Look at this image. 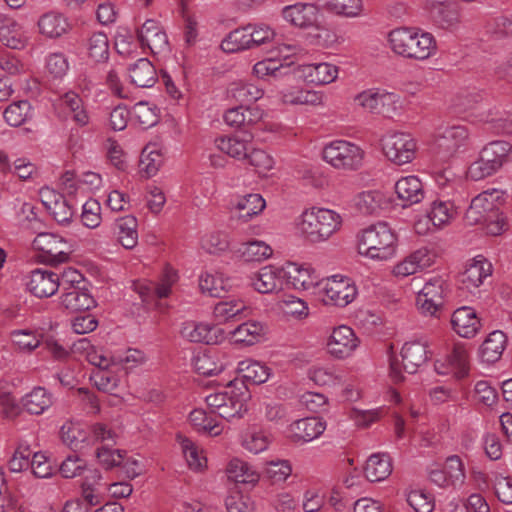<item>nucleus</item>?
<instances>
[{"label":"nucleus","instance_id":"1","mask_svg":"<svg viewBox=\"0 0 512 512\" xmlns=\"http://www.w3.org/2000/svg\"><path fill=\"white\" fill-rule=\"evenodd\" d=\"M342 226L343 216L336 210L325 207L306 208L295 219L298 236L311 245L328 242Z\"/></svg>","mask_w":512,"mask_h":512},{"label":"nucleus","instance_id":"2","mask_svg":"<svg viewBox=\"0 0 512 512\" xmlns=\"http://www.w3.org/2000/svg\"><path fill=\"white\" fill-rule=\"evenodd\" d=\"M504 201V192L491 188L479 193L470 203L465 222L468 225H481L486 234L501 235L506 230V219L499 207Z\"/></svg>","mask_w":512,"mask_h":512},{"label":"nucleus","instance_id":"3","mask_svg":"<svg viewBox=\"0 0 512 512\" xmlns=\"http://www.w3.org/2000/svg\"><path fill=\"white\" fill-rule=\"evenodd\" d=\"M390 49L396 55L415 61H425L437 54L435 37L422 29L399 27L388 34Z\"/></svg>","mask_w":512,"mask_h":512},{"label":"nucleus","instance_id":"4","mask_svg":"<svg viewBox=\"0 0 512 512\" xmlns=\"http://www.w3.org/2000/svg\"><path fill=\"white\" fill-rule=\"evenodd\" d=\"M358 253L373 261H388L395 257L398 247L396 231L384 221L362 229L357 234Z\"/></svg>","mask_w":512,"mask_h":512},{"label":"nucleus","instance_id":"5","mask_svg":"<svg viewBox=\"0 0 512 512\" xmlns=\"http://www.w3.org/2000/svg\"><path fill=\"white\" fill-rule=\"evenodd\" d=\"M250 398L251 394L243 382L230 381L222 391L207 395L205 402L212 413L230 420L245 415Z\"/></svg>","mask_w":512,"mask_h":512},{"label":"nucleus","instance_id":"6","mask_svg":"<svg viewBox=\"0 0 512 512\" xmlns=\"http://www.w3.org/2000/svg\"><path fill=\"white\" fill-rule=\"evenodd\" d=\"M512 145L504 140L487 143L480 151L479 158L472 162L467 170V177L478 181L497 173L510 161Z\"/></svg>","mask_w":512,"mask_h":512},{"label":"nucleus","instance_id":"7","mask_svg":"<svg viewBox=\"0 0 512 512\" xmlns=\"http://www.w3.org/2000/svg\"><path fill=\"white\" fill-rule=\"evenodd\" d=\"M458 216V208L450 199L436 198L429 201L422 214L416 216L414 230L418 235H428L451 225Z\"/></svg>","mask_w":512,"mask_h":512},{"label":"nucleus","instance_id":"8","mask_svg":"<svg viewBox=\"0 0 512 512\" xmlns=\"http://www.w3.org/2000/svg\"><path fill=\"white\" fill-rule=\"evenodd\" d=\"M62 442L72 450H83L98 441L114 442L116 433L105 424L97 423L91 427L77 421H67L60 429Z\"/></svg>","mask_w":512,"mask_h":512},{"label":"nucleus","instance_id":"9","mask_svg":"<svg viewBox=\"0 0 512 512\" xmlns=\"http://www.w3.org/2000/svg\"><path fill=\"white\" fill-rule=\"evenodd\" d=\"M450 294L451 284L447 277L431 276L416 294V308L425 317H437Z\"/></svg>","mask_w":512,"mask_h":512},{"label":"nucleus","instance_id":"10","mask_svg":"<svg viewBox=\"0 0 512 512\" xmlns=\"http://www.w3.org/2000/svg\"><path fill=\"white\" fill-rule=\"evenodd\" d=\"M314 294L325 306L344 308L356 299L358 289L351 278L335 274L321 279Z\"/></svg>","mask_w":512,"mask_h":512},{"label":"nucleus","instance_id":"11","mask_svg":"<svg viewBox=\"0 0 512 512\" xmlns=\"http://www.w3.org/2000/svg\"><path fill=\"white\" fill-rule=\"evenodd\" d=\"M364 155L358 144L344 139L332 140L322 149V159L338 170H357L362 166Z\"/></svg>","mask_w":512,"mask_h":512},{"label":"nucleus","instance_id":"12","mask_svg":"<svg viewBox=\"0 0 512 512\" xmlns=\"http://www.w3.org/2000/svg\"><path fill=\"white\" fill-rule=\"evenodd\" d=\"M361 344L360 337L352 327L340 324L331 328L325 341V350L332 359L345 361L356 355Z\"/></svg>","mask_w":512,"mask_h":512},{"label":"nucleus","instance_id":"13","mask_svg":"<svg viewBox=\"0 0 512 512\" xmlns=\"http://www.w3.org/2000/svg\"><path fill=\"white\" fill-rule=\"evenodd\" d=\"M381 145L387 159L397 165L410 163L416 156L417 143L409 133H387L382 137Z\"/></svg>","mask_w":512,"mask_h":512},{"label":"nucleus","instance_id":"14","mask_svg":"<svg viewBox=\"0 0 512 512\" xmlns=\"http://www.w3.org/2000/svg\"><path fill=\"white\" fill-rule=\"evenodd\" d=\"M248 285L260 294H278L285 285V271L282 266L265 265L248 276Z\"/></svg>","mask_w":512,"mask_h":512},{"label":"nucleus","instance_id":"15","mask_svg":"<svg viewBox=\"0 0 512 512\" xmlns=\"http://www.w3.org/2000/svg\"><path fill=\"white\" fill-rule=\"evenodd\" d=\"M471 116V122L487 124L497 134H512V102L486 107Z\"/></svg>","mask_w":512,"mask_h":512},{"label":"nucleus","instance_id":"16","mask_svg":"<svg viewBox=\"0 0 512 512\" xmlns=\"http://www.w3.org/2000/svg\"><path fill=\"white\" fill-rule=\"evenodd\" d=\"M33 248L39 251L43 261L50 264L64 263L69 258L67 241L52 233H40L33 240Z\"/></svg>","mask_w":512,"mask_h":512},{"label":"nucleus","instance_id":"17","mask_svg":"<svg viewBox=\"0 0 512 512\" xmlns=\"http://www.w3.org/2000/svg\"><path fill=\"white\" fill-rule=\"evenodd\" d=\"M404 369L413 374L432 357L430 342L426 336L407 340L400 351Z\"/></svg>","mask_w":512,"mask_h":512},{"label":"nucleus","instance_id":"18","mask_svg":"<svg viewBox=\"0 0 512 512\" xmlns=\"http://www.w3.org/2000/svg\"><path fill=\"white\" fill-rule=\"evenodd\" d=\"M182 338L189 342L205 343L208 345L223 342L227 334L225 330L217 325L207 322L186 321L180 329Z\"/></svg>","mask_w":512,"mask_h":512},{"label":"nucleus","instance_id":"19","mask_svg":"<svg viewBox=\"0 0 512 512\" xmlns=\"http://www.w3.org/2000/svg\"><path fill=\"white\" fill-rule=\"evenodd\" d=\"M435 258L436 255L431 249L419 248L394 264L391 274L398 280L405 279L431 267L435 263Z\"/></svg>","mask_w":512,"mask_h":512},{"label":"nucleus","instance_id":"20","mask_svg":"<svg viewBox=\"0 0 512 512\" xmlns=\"http://www.w3.org/2000/svg\"><path fill=\"white\" fill-rule=\"evenodd\" d=\"M285 271V283L297 291L317 290L320 279L315 269L304 263L286 262L283 266Z\"/></svg>","mask_w":512,"mask_h":512},{"label":"nucleus","instance_id":"21","mask_svg":"<svg viewBox=\"0 0 512 512\" xmlns=\"http://www.w3.org/2000/svg\"><path fill=\"white\" fill-rule=\"evenodd\" d=\"M138 38L142 46H147L155 55H165L170 50L167 34L156 20H146L138 31Z\"/></svg>","mask_w":512,"mask_h":512},{"label":"nucleus","instance_id":"22","mask_svg":"<svg viewBox=\"0 0 512 512\" xmlns=\"http://www.w3.org/2000/svg\"><path fill=\"white\" fill-rule=\"evenodd\" d=\"M285 21L299 28H310L318 24L320 9L313 3H295L282 9Z\"/></svg>","mask_w":512,"mask_h":512},{"label":"nucleus","instance_id":"23","mask_svg":"<svg viewBox=\"0 0 512 512\" xmlns=\"http://www.w3.org/2000/svg\"><path fill=\"white\" fill-rule=\"evenodd\" d=\"M37 27L44 38L56 40L69 34L72 23L64 13L51 10L39 17Z\"/></svg>","mask_w":512,"mask_h":512},{"label":"nucleus","instance_id":"24","mask_svg":"<svg viewBox=\"0 0 512 512\" xmlns=\"http://www.w3.org/2000/svg\"><path fill=\"white\" fill-rule=\"evenodd\" d=\"M434 367L440 375L451 374L457 378L464 377L468 372L467 349L464 345H455L449 355L435 361Z\"/></svg>","mask_w":512,"mask_h":512},{"label":"nucleus","instance_id":"25","mask_svg":"<svg viewBox=\"0 0 512 512\" xmlns=\"http://www.w3.org/2000/svg\"><path fill=\"white\" fill-rule=\"evenodd\" d=\"M58 274L47 269H35L30 272L27 289L38 298H48L59 290Z\"/></svg>","mask_w":512,"mask_h":512},{"label":"nucleus","instance_id":"26","mask_svg":"<svg viewBox=\"0 0 512 512\" xmlns=\"http://www.w3.org/2000/svg\"><path fill=\"white\" fill-rule=\"evenodd\" d=\"M267 333L266 325L259 320H248L233 330L228 335L236 345L252 346L265 339Z\"/></svg>","mask_w":512,"mask_h":512},{"label":"nucleus","instance_id":"27","mask_svg":"<svg viewBox=\"0 0 512 512\" xmlns=\"http://www.w3.org/2000/svg\"><path fill=\"white\" fill-rule=\"evenodd\" d=\"M326 429V423L317 417L298 419L290 424L288 431L294 442L308 443L319 438Z\"/></svg>","mask_w":512,"mask_h":512},{"label":"nucleus","instance_id":"28","mask_svg":"<svg viewBox=\"0 0 512 512\" xmlns=\"http://www.w3.org/2000/svg\"><path fill=\"white\" fill-rule=\"evenodd\" d=\"M453 331L462 338H472L480 330L481 323L476 311L469 306L457 308L451 315Z\"/></svg>","mask_w":512,"mask_h":512},{"label":"nucleus","instance_id":"29","mask_svg":"<svg viewBox=\"0 0 512 512\" xmlns=\"http://www.w3.org/2000/svg\"><path fill=\"white\" fill-rule=\"evenodd\" d=\"M492 273L491 263L482 255L474 257L467 265L461 276L463 288L474 291L479 288L484 280Z\"/></svg>","mask_w":512,"mask_h":512},{"label":"nucleus","instance_id":"30","mask_svg":"<svg viewBox=\"0 0 512 512\" xmlns=\"http://www.w3.org/2000/svg\"><path fill=\"white\" fill-rule=\"evenodd\" d=\"M395 192L403 206H411L420 203L425 197L422 181L418 176L408 175L398 179L394 185Z\"/></svg>","mask_w":512,"mask_h":512},{"label":"nucleus","instance_id":"31","mask_svg":"<svg viewBox=\"0 0 512 512\" xmlns=\"http://www.w3.org/2000/svg\"><path fill=\"white\" fill-rule=\"evenodd\" d=\"M252 137H242L240 135H226L215 139V147L225 153L229 157L237 161H245L247 159Z\"/></svg>","mask_w":512,"mask_h":512},{"label":"nucleus","instance_id":"32","mask_svg":"<svg viewBox=\"0 0 512 512\" xmlns=\"http://www.w3.org/2000/svg\"><path fill=\"white\" fill-rule=\"evenodd\" d=\"M177 441L189 469L194 472H204L208 467L205 449L200 444L183 435H178Z\"/></svg>","mask_w":512,"mask_h":512},{"label":"nucleus","instance_id":"33","mask_svg":"<svg viewBox=\"0 0 512 512\" xmlns=\"http://www.w3.org/2000/svg\"><path fill=\"white\" fill-rule=\"evenodd\" d=\"M195 371L203 376L218 375L230 364L225 353H198L192 361Z\"/></svg>","mask_w":512,"mask_h":512},{"label":"nucleus","instance_id":"34","mask_svg":"<svg viewBox=\"0 0 512 512\" xmlns=\"http://www.w3.org/2000/svg\"><path fill=\"white\" fill-rule=\"evenodd\" d=\"M53 394L45 387L36 386L21 398L22 408L32 415H42L53 404Z\"/></svg>","mask_w":512,"mask_h":512},{"label":"nucleus","instance_id":"35","mask_svg":"<svg viewBox=\"0 0 512 512\" xmlns=\"http://www.w3.org/2000/svg\"><path fill=\"white\" fill-rule=\"evenodd\" d=\"M282 100L292 105H307L311 107H324L326 96L322 91L290 87L282 91Z\"/></svg>","mask_w":512,"mask_h":512},{"label":"nucleus","instance_id":"36","mask_svg":"<svg viewBox=\"0 0 512 512\" xmlns=\"http://www.w3.org/2000/svg\"><path fill=\"white\" fill-rule=\"evenodd\" d=\"M125 372L118 366L96 369L90 376L95 387L103 392L115 394L122 386Z\"/></svg>","mask_w":512,"mask_h":512},{"label":"nucleus","instance_id":"37","mask_svg":"<svg viewBox=\"0 0 512 512\" xmlns=\"http://www.w3.org/2000/svg\"><path fill=\"white\" fill-rule=\"evenodd\" d=\"M470 131L462 125H453L444 128L438 135L439 146L444 145L449 154L465 149L470 143Z\"/></svg>","mask_w":512,"mask_h":512},{"label":"nucleus","instance_id":"38","mask_svg":"<svg viewBox=\"0 0 512 512\" xmlns=\"http://www.w3.org/2000/svg\"><path fill=\"white\" fill-rule=\"evenodd\" d=\"M344 371L332 364L315 365L308 370V378L318 386L336 388L344 384Z\"/></svg>","mask_w":512,"mask_h":512},{"label":"nucleus","instance_id":"39","mask_svg":"<svg viewBox=\"0 0 512 512\" xmlns=\"http://www.w3.org/2000/svg\"><path fill=\"white\" fill-rule=\"evenodd\" d=\"M236 256L244 262H263L273 255L272 247L263 240H249L242 242L235 250Z\"/></svg>","mask_w":512,"mask_h":512},{"label":"nucleus","instance_id":"40","mask_svg":"<svg viewBox=\"0 0 512 512\" xmlns=\"http://www.w3.org/2000/svg\"><path fill=\"white\" fill-rule=\"evenodd\" d=\"M507 337L504 332L495 330L491 332L482 343L479 356L482 362L492 364L498 361L505 350Z\"/></svg>","mask_w":512,"mask_h":512},{"label":"nucleus","instance_id":"41","mask_svg":"<svg viewBox=\"0 0 512 512\" xmlns=\"http://www.w3.org/2000/svg\"><path fill=\"white\" fill-rule=\"evenodd\" d=\"M128 72L131 83L140 88H150L157 81L156 70L146 58H140L130 65Z\"/></svg>","mask_w":512,"mask_h":512},{"label":"nucleus","instance_id":"42","mask_svg":"<svg viewBox=\"0 0 512 512\" xmlns=\"http://www.w3.org/2000/svg\"><path fill=\"white\" fill-rule=\"evenodd\" d=\"M266 206L264 198L257 193H251L237 197L233 202V208L239 212L238 218L249 221L260 214Z\"/></svg>","mask_w":512,"mask_h":512},{"label":"nucleus","instance_id":"43","mask_svg":"<svg viewBox=\"0 0 512 512\" xmlns=\"http://www.w3.org/2000/svg\"><path fill=\"white\" fill-rule=\"evenodd\" d=\"M354 205L360 213L374 215L380 213L387 206V201L381 191L368 190L359 193L354 198Z\"/></svg>","mask_w":512,"mask_h":512},{"label":"nucleus","instance_id":"44","mask_svg":"<svg viewBox=\"0 0 512 512\" xmlns=\"http://www.w3.org/2000/svg\"><path fill=\"white\" fill-rule=\"evenodd\" d=\"M364 472L370 482L385 480L392 472L390 457L385 453L371 455L366 461Z\"/></svg>","mask_w":512,"mask_h":512},{"label":"nucleus","instance_id":"45","mask_svg":"<svg viewBox=\"0 0 512 512\" xmlns=\"http://www.w3.org/2000/svg\"><path fill=\"white\" fill-rule=\"evenodd\" d=\"M138 221L134 216L121 217L115 224L117 241L125 249H133L138 243Z\"/></svg>","mask_w":512,"mask_h":512},{"label":"nucleus","instance_id":"46","mask_svg":"<svg viewBox=\"0 0 512 512\" xmlns=\"http://www.w3.org/2000/svg\"><path fill=\"white\" fill-rule=\"evenodd\" d=\"M272 441L271 434L261 428L247 429L241 436L242 447L252 454H260L266 451Z\"/></svg>","mask_w":512,"mask_h":512},{"label":"nucleus","instance_id":"47","mask_svg":"<svg viewBox=\"0 0 512 512\" xmlns=\"http://www.w3.org/2000/svg\"><path fill=\"white\" fill-rule=\"evenodd\" d=\"M247 309V304L242 298L228 297L215 304L213 316L219 323H226L238 315H241Z\"/></svg>","mask_w":512,"mask_h":512},{"label":"nucleus","instance_id":"48","mask_svg":"<svg viewBox=\"0 0 512 512\" xmlns=\"http://www.w3.org/2000/svg\"><path fill=\"white\" fill-rule=\"evenodd\" d=\"M226 475L230 480L241 484H255L259 480V475L254 467L239 458L229 461Z\"/></svg>","mask_w":512,"mask_h":512},{"label":"nucleus","instance_id":"49","mask_svg":"<svg viewBox=\"0 0 512 512\" xmlns=\"http://www.w3.org/2000/svg\"><path fill=\"white\" fill-rule=\"evenodd\" d=\"M189 420L195 429L209 436H218L223 431V426L211 413L203 409H194L189 414Z\"/></svg>","mask_w":512,"mask_h":512},{"label":"nucleus","instance_id":"50","mask_svg":"<svg viewBox=\"0 0 512 512\" xmlns=\"http://www.w3.org/2000/svg\"><path fill=\"white\" fill-rule=\"evenodd\" d=\"M0 42L11 49L24 47L21 27L15 19L0 16Z\"/></svg>","mask_w":512,"mask_h":512},{"label":"nucleus","instance_id":"51","mask_svg":"<svg viewBox=\"0 0 512 512\" xmlns=\"http://www.w3.org/2000/svg\"><path fill=\"white\" fill-rule=\"evenodd\" d=\"M237 369L246 381L253 384H263L267 382L272 373L270 367L266 364L253 359L240 361Z\"/></svg>","mask_w":512,"mask_h":512},{"label":"nucleus","instance_id":"52","mask_svg":"<svg viewBox=\"0 0 512 512\" xmlns=\"http://www.w3.org/2000/svg\"><path fill=\"white\" fill-rule=\"evenodd\" d=\"M132 122L142 129H148L156 125L159 121V109L155 104L140 101L131 109Z\"/></svg>","mask_w":512,"mask_h":512},{"label":"nucleus","instance_id":"53","mask_svg":"<svg viewBox=\"0 0 512 512\" xmlns=\"http://www.w3.org/2000/svg\"><path fill=\"white\" fill-rule=\"evenodd\" d=\"M61 106L71 114L73 121L79 126H86L90 117L84 108L83 101L74 91H68L61 97Z\"/></svg>","mask_w":512,"mask_h":512},{"label":"nucleus","instance_id":"54","mask_svg":"<svg viewBox=\"0 0 512 512\" xmlns=\"http://www.w3.org/2000/svg\"><path fill=\"white\" fill-rule=\"evenodd\" d=\"M61 304L68 310L76 312L89 310L96 305V301L87 288L61 294Z\"/></svg>","mask_w":512,"mask_h":512},{"label":"nucleus","instance_id":"55","mask_svg":"<svg viewBox=\"0 0 512 512\" xmlns=\"http://www.w3.org/2000/svg\"><path fill=\"white\" fill-rule=\"evenodd\" d=\"M220 47L225 53H237L252 49L247 26L234 29L227 34Z\"/></svg>","mask_w":512,"mask_h":512},{"label":"nucleus","instance_id":"56","mask_svg":"<svg viewBox=\"0 0 512 512\" xmlns=\"http://www.w3.org/2000/svg\"><path fill=\"white\" fill-rule=\"evenodd\" d=\"M164 161L161 150L156 144H148L141 153L140 169L148 177L157 174Z\"/></svg>","mask_w":512,"mask_h":512},{"label":"nucleus","instance_id":"57","mask_svg":"<svg viewBox=\"0 0 512 512\" xmlns=\"http://www.w3.org/2000/svg\"><path fill=\"white\" fill-rule=\"evenodd\" d=\"M13 345L21 352L30 353L40 346V334L31 329H18L10 333Z\"/></svg>","mask_w":512,"mask_h":512},{"label":"nucleus","instance_id":"58","mask_svg":"<svg viewBox=\"0 0 512 512\" xmlns=\"http://www.w3.org/2000/svg\"><path fill=\"white\" fill-rule=\"evenodd\" d=\"M31 105L26 100L10 104L3 112L6 123L12 127H19L31 118Z\"/></svg>","mask_w":512,"mask_h":512},{"label":"nucleus","instance_id":"59","mask_svg":"<svg viewBox=\"0 0 512 512\" xmlns=\"http://www.w3.org/2000/svg\"><path fill=\"white\" fill-rule=\"evenodd\" d=\"M199 288L203 294L220 297L225 291L226 281L220 272H203L199 276Z\"/></svg>","mask_w":512,"mask_h":512},{"label":"nucleus","instance_id":"60","mask_svg":"<svg viewBox=\"0 0 512 512\" xmlns=\"http://www.w3.org/2000/svg\"><path fill=\"white\" fill-rule=\"evenodd\" d=\"M448 482L453 489H461L466 482V472L463 461L457 455L449 456L444 465Z\"/></svg>","mask_w":512,"mask_h":512},{"label":"nucleus","instance_id":"61","mask_svg":"<svg viewBox=\"0 0 512 512\" xmlns=\"http://www.w3.org/2000/svg\"><path fill=\"white\" fill-rule=\"evenodd\" d=\"M380 88L372 87L357 93L353 97L356 108L371 114H379Z\"/></svg>","mask_w":512,"mask_h":512},{"label":"nucleus","instance_id":"62","mask_svg":"<svg viewBox=\"0 0 512 512\" xmlns=\"http://www.w3.org/2000/svg\"><path fill=\"white\" fill-rule=\"evenodd\" d=\"M89 57L96 62L106 61L109 57V41L103 32L93 33L87 41Z\"/></svg>","mask_w":512,"mask_h":512},{"label":"nucleus","instance_id":"63","mask_svg":"<svg viewBox=\"0 0 512 512\" xmlns=\"http://www.w3.org/2000/svg\"><path fill=\"white\" fill-rule=\"evenodd\" d=\"M252 49L275 41L277 33L273 27L266 23L247 25Z\"/></svg>","mask_w":512,"mask_h":512},{"label":"nucleus","instance_id":"64","mask_svg":"<svg viewBox=\"0 0 512 512\" xmlns=\"http://www.w3.org/2000/svg\"><path fill=\"white\" fill-rule=\"evenodd\" d=\"M406 501L415 512H432L435 507L433 496L423 489L409 490Z\"/></svg>","mask_w":512,"mask_h":512}]
</instances>
